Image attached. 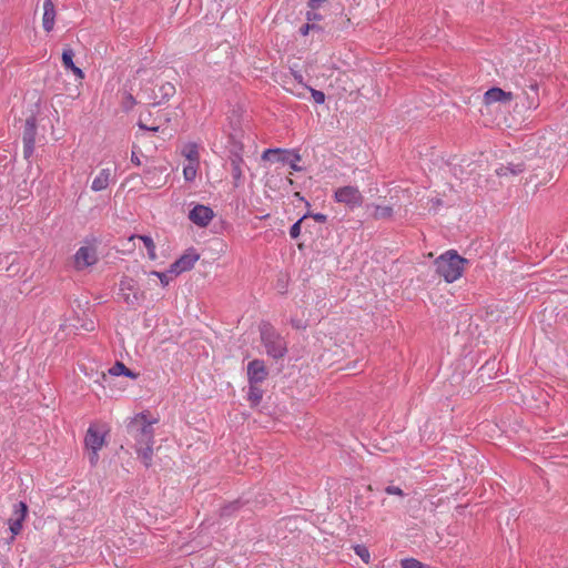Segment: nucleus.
I'll use <instances>...</instances> for the list:
<instances>
[{
	"instance_id": "40",
	"label": "nucleus",
	"mask_w": 568,
	"mask_h": 568,
	"mask_svg": "<svg viewBox=\"0 0 568 568\" xmlns=\"http://www.w3.org/2000/svg\"><path fill=\"white\" fill-rule=\"evenodd\" d=\"M314 220L321 223H324L326 221V215L316 213L313 215Z\"/></svg>"
},
{
	"instance_id": "11",
	"label": "nucleus",
	"mask_w": 568,
	"mask_h": 568,
	"mask_svg": "<svg viewBox=\"0 0 568 568\" xmlns=\"http://www.w3.org/2000/svg\"><path fill=\"white\" fill-rule=\"evenodd\" d=\"M37 135V121L34 116L27 119L23 130V154L26 159H29L34 151Z\"/></svg>"
},
{
	"instance_id": "36",
	"label": "nucleus",
	"mask_w": 568,
	"mask_h": 568,
	"mask_svg": "<svg viewBox=\"0 0 568 568\" xmlns=\"http://www.w3.org/2000/svg\"><path fill=\"white\" fill-rule=\"evenodd\" d=\"M306 18L308 21H318L321 20V14L314 12V10L312 11H308L307 14H306Z\"/></svg>"
},
{
	"instance_id": "9",
	"label": "nucleus",
	"mask_w": 568,
	"mask_h": 568,
	"mask_svg": "<svg viewBox=\"0 0 568 568\" xmlns=\"http://www.w3.org/2000/svg\"><path fill=\"white\" fill-rule=\"evenodd\" d=\"M98 255L94 245H83L74 254V267L82 271L97 263Z\"/></svg>"
},
{
	"instance_id": "14",
	"label": "nucleus",
	"mask_w": 568,
	"mask_h": 568,
	"mask_svg": "<svg viewBox=\"0 0 568 568\" xmlns=\"http://www.w3.org/2000/svg\"><path fill=\"white\" fill-rule=\"evenodd\" d=\"M55 22V7L53 0H43L42 26L47 32H51Z\"/></svg>"
},
{
	"instance_id": "29",
	"label": "nucleus",
	"mask_w": 568,
	"mask_h": 568,
	"mask_svg": "<svg viewBox=\"0 0 568 568\" xmlns=\"http://www.w3.org/2000/svg\"><path fill=\"white\" fill-rule=\"evenodd\" d=\"M402 568H432L415 558H405L400 561Z\"/></svg>"
},
{
	"instance_id": "27",
	"label": "nucleus",
	"mask_w": 568,
	"mask_h": 568,
	"mask_svg": "<svg viewBox=\"0 0 568 568\" xmlns=\"http://www.w3.org/2000/svg\"><path fill=\"white\" fill-rule=\"evenodd\" d=\"M73 57H74V52L72 49L68 48V49H64L63 52H62V63H63V67L68 70H70L72 67H74V62H73Z\"/></svg>"
},
{
	"instance_id": "1",
	"label": "nucleus",
	"mask_w": 568,
	"mask_h": 568,
	"mask_svg": "<svg viewBox=\"0 0 568 568\" xmlns=\"http://www.w3.org/2000/svg\"><path fill=\"white\" fill-rule=\"evenodd\" d=\"M465 263L466 260L459 256L455 251H447L436 258V272L443 276L447 283H453L463 275Z\"/></svg>"
},
{
	"instance_id": "25",
	"label": "nucleus",
	"mask_w": 568,
	"mask_h": 568,
	"mask_svg": "<svg viewBox=\"0 0 568 568\" xmlns=\"http://www.w3.org/2000/svg\"><path fill=\"white\" fill-rule=\"evenodd\" d=\"M199 162H187L183 168V178L186 182H193L196 178Z\"/></svg>"
},
{
	"instance_id": "13",
	"label": "nucleus",
	"mask_w": 568,
	"mask_h": 568,
	"mask_svg": "<svg viewBox=\"0 0 568 568\" xmlns=\"http://www.w3.org/2000/svg\"><path fill=\"white\" fill-rule=\"evenodd\" d=\"M267 375L268 372L263 361L254 359L247 364L248 384H260L266 379Z\"/></svg>"
},
{
	"instance_id": "3",
	"label": "nucleus",
	"mask_w": 568,
	"mask_h": 568,
	"mask_svg": "<svg viewBox=\"0 0 568 568\" xmlns=\"http://www.w3.org/2000/svg\"><path fill=\"white\" fill-rule=\"evenodd\" d=\"M106 433L108 430L105 427L99 426L97 424L90 425L87 430L84 444L89 449V460L92 466L97 465L99 460V450L105 444Z\"/></svg>"
},
{
	"instance_id": "32",
	"label": "nucleus",
	"mask_w": 568,
	"mask_h": 568,
	"mask_svg": "<svg viewBox=\"0 0 568 568\" xmlns=\"http://www.w3.org/2000/svg\"><path fill=\"white\" fill-rule=\"evenodd\" d=\"M310 91H311L312 98H313L315 103L323 104L325 102V94H324V92H322L320 90H315L313 88H310Z\"/></svg>"
},
{
	"instance_id": "18",
	"label": "nucleus",
	"mask_w": 568,
	"mask_h": 568,
	"mask_svg": "<svg viewBox=\"0 0 568 568\" xmlns=\"http://www.w3.org/2000/svg\"><path fill=\"white\" fill-rule=\"evenodd\" d=\"M135 452L144 466L150 467L153 459V444L136 446Z\"/></svg>"
},
{
	"instance_id": "12",
	"label": "nucleus",
	"mask_w": 568,
	"mask_h": 568,
	"mask_svg": "<svg viewBox=\"0 0 568 568\" xmlns=\"http://www.w3.org/2000/svg\"><path fill=\"white\" fill-rule=\"evenodd\" d=\"M214 215L215 214H214L213 210L203 204H196L189 212L190 221L200 227H206L211 223V221L214 219Z\"/></svg>"
},
{
	"instance_id": "2",
	"label": "nucleus",
	"mask_w": 568,
	"mask_h": 568,
	"mask_svg": "<svg viewBox=\"0 0 568 568\" xmlns=\"http://www.w3.org/2000/svg\"><path fill=\"white\" fill-rule=\"evenodd\" d=\"M154 423L155 420H149L144 413H140L132 418L128 428L135 440V447L154 444Z\"/></svg>"
},
{
	"instance_id": "30",
	"label": "nucleus",
	"mask_w": 568,
	"mask_h": 568,
	"mask_svg": "<svg viewBox=\"0 0 568 568\" xmlns=\"http://www.w3.org/2000/svg\"><path fill=\"white\" fill-rule=\"evenodd\" d=\"M354 551L355 554L361 557V559L364 561V562H368L369 559H371V555H369V551L368 549L363 546V545H355L354 546Z\"/></svg>"
},
{
	"instance_id": "10",
	"label": "nucleus",
	"mask_w": 568,
	"mask_h": 568,
	"mask_svg": "<svg viewBox=\"0 0 568 568\" xmlns=\"http://www.w3.org/2000/svg\"><path fill=\"white\" fill-rule=\"evenodd\" d=\"M200 258V255L195 252V250L191 248L186 251L182 256H180L174 263L171 264L169 272L174 276L180 275L186 271L193 268L194 264Z\"/></svg>"
},
{
	"instance_id": "19",
	"label": "nucleus",
	"mask_w": 568,
	"mask_h": 568,
	"mask_svg": "<svg viewBox=\"0 0 568 568\" xmlns=\"http://www.w3.org/2000/svg\"><path fill=\"white\" fill-rule=\"evenodd\" d=\"M134 239H139L140 241H142L144 247L148 251V256L150 260H152V261L156 260V257H158L156 251H155L156 247H155V243L151 236H149V235H132L130 237V241H132Z\"/></svg>"
},
{
	"instance_id": "31",
	"label": "nucleus",
	"mask_w": 568,
	"mask_h": 568,
	"mask_svg": "<svg viewBox=\"0 0 568 568\" xmlns=\"http://www.w3.org/2000/svg\"><path fill=\"white\" fill-rule=\"evenodd\" d=\"M307 216L304 215L303 217H301L297 222H295L291 229H290V236L292 239H297L301 234V225H302V222L306 219Z\"/></svg>"
},
{
	"instance_id": "8",
	"label": "nucleus",
	"mask_w": 568,
	"mask_h": 568,
	"mask_svg": "<svg viewBox=\"0 0 568 568\" xmlns=\"http://www.w3.org/2000/svg\"><path fill=\"white\" fill-rule=\"evenodd\" d=\"M27 515L28 506L26 503L19 501L13 505L12 515L8 519V525L11 531L12 539L21 532L23 528V521L26 520Z\"/></svg>"
},
{
	"instance_id": "39",
	"label": "nucleus",
	"mask_w": 568,
	"mask_h": 568,
	"mask_svg": "<svg viewBox=\"0 0 568 568\" xmlns=\"http://www.w3.org/2000/svg\"><path fill=\"white\" fill-rule=\"evenodd\" d=\"M131 162L135 165H141V160L140 158L135 154V152H132L131 154Z\"/></svg>"
},
{
	"instance_id": "24",
	"label": "nucleus",
	"mask_w": 568,
	"mask_h": 568,
	"mask_svg": "<svg viewBox=\"0 0 568 568\" xmlns=\"http://www.w3.org/2000/svg\"><path fill=\"white\" fill-rule=\"evenodd\" d=\"M373 217L375 220H387L393 216V207L388 205H373Z\"/></svg>"
},
{
	"instance_id": "20",
	"label": "nucleus",
	"mask_w": 568,
	"mask_h": 568,
	"mask_svg": "<svg viewBox=\"0 0 568 568\" xmlns=\"http://www.w3.org/2000/svg\"><path fill=\"white\" fill-rule=\"evenodd\" d=\"M181 152L187 162H200L199 146L196 143L189 142L184 144Z\"/></svg>"
},
{
	"instance_id": "7",
	"label": "nucleus",
	"mask_w": 568,
	"mask_h": 568,
	"mask_svg": "<svg viewBox=\"0 0 568 568\" xmlns=\"http://www.w3.org/2000/svg\"><path fill=\"white\" fill-rule=\"evenodd\" d=\"M334 199L338 203H343L351 209L358 207L363 204V195L358 187L346 185L338 187L334 193Z\"/></svg>"
},
{
	"instance_id": "37",
	"label": "nucleus",
	"mask_w": 568,
	"mask_h": 568,
	"mask_svg": "<svg viewBox=\"0 0 568 568\" xmlns=\"http://www.w3.org/2000/svg\"><path fill=\"white\" fill-rule=\"evenodd\" d=\"M324 0H310L308 2V7L312 9V10H316L320 8V6L323 3Z\"/></svg>"
},
{
	"instance_id": "26",
	"label": "nucleus",
	"mask_w": 568,
	"mask_h": 568,
	"mask_svg": "<svg viewBox=\"0 0 568 568\" xmlns=\"http://www.w3.org/2000/svg\"><path fill=\"white\" fill-rule=\"evenodd\" d=\"M159 91L161 93V99L156 101L155 104H160L173 97L175 93V87L171 82H165L160 85Z\"/></svg>"
},
{
	"instance_id": "5",
	"label": "nucleus",
	"mask_w": 568,
	"mask_h": 568,
	"mask_svg": "<svg viewBox=\"0 0 568 568\" xmlns=\"http://www.w3.org/2000/svg\"><path fill=\"white\" fill-rule=\"evenodd\" d=\"M119 297L129 307L136 308L144 300V294L138 290L132 278L124 277L119 284Z\"/></svg>"
},
{
	"instance_id": "41",
	"label": "nucleus",
	"mask_w": 568,
	"mask_h": 568,
	"mask_svg": "<svg viewBox=\"0 0 568 568\" xmlns=\"http://www.w3.org/2000/svg\"><path fill=\"white\" fill-rule=\"evenodd\" d=\"M294 77H295V79H296L298 82H302V79H303V78H302V75H301V74H295Z\"/></svg>"
},
{
	"instance_id": "17",
	"label": "nucleus",
	"mask_w": 568,
	"mask_h": 568,
	"mask_svg": "<svg viewBox=\"0 0 568 568\" xmlns=\"http://www.w3.org/2000/svg\"><path fill=\"white\" fill-rule=\"evenodd\" d=\"M243 159L239 154H234L231 158V166H232V178L234 181V185L239 186L242 183L243 178Z\"/></svg>"
},
{
	"instance_id": "21",
	"label": "nucleus",
	"mask_w": 568,
	"mask_h": 568,
	"mask_svg": "<svg viewBox=\"0 0 568 568\" xmlns=\"http://www.w3.org/2000/svg\"><path fill=\"white\" fill-rule=\"evenodd\" d=\"M524 172V165L521 163H509L507 165H501L496 170L498 176H507L509 174L517 175Z\"/></svg>"
},
{
	"instance_id": "38",
	"label": "nucleus",
	"mask_w": 568,
	"mask_h": 568,
	"mask_svg": "<svg viewBox=\"0 0 568 568\" xmlns=\"http://www.w3.org/2000/svg\"><path fill=\"white\" fill-rule=\"evenodd\" d=\"M139 128L142 130L150 131V132H158V130H159V126H148V125L143 124L142 122H139Z\"/></svg>"
},
{
	"instance_id": "33",
	"label": "nucleus",
	"mask_w": 568,
	"mask_h": 568,
	"mask_svg": "<svg viewBox=\"0 0 568 568\" xmlns=\"http://www.w3.org/2000/svg\"><path fill=\"white\" fill-rule=\"evenodd\" d=\"M320 29L315 23H306L301 27L300 32L302 36H307L310 31Z\"/></svg>"
},
{
	"instance_id": "6",
	"label": "nucleus",
	"mask_w": 568,
	"mask_h": 568,
	"mask_svg": "<svg viewBox=\"0 0 568 568\" xmlns=\"http://www.w3.org/2000/svg\"><path fill=\"white\" fill-rule=\"evenodd\" d=\"M272 156L275 161L290 165L292 171L300 172L302 168L298 162L302 160L301 154L294 150L267 149L262 154V160H271Z\"/></svg>"
},
{
	"instance_id": "28",
	"label": "nucleus",
	"mask_w": 568,
	"mask_h": 568,
	"mask_svg": "<svg viewBox=\"0 0 568 568\" xmlns=\"http://www.w3.org/2000/svg\"><path fill=\"white\" fill-rule=\"evenodd\" d=\"M149 275L156 276L160 280L161 285L163 287L168 286L173 278L172 277L173 274L170 273L169 271L168 272L152 271L149 273Z\"/></svg>"
},
{
	"instance_id": "4",
	"label": "nucleus",
	"mask_w": 568,
	"mask_h": 568,
	"mask_svg": "<svg viewBox=\"0 0 568 568\" xmlns=\"http://www.w3.org/2000/svg\"><path fill=\"white\" fill-rule=\"evenodd\" d=\"M261 338L268 356L276 359L286 354L287 347L284 338L270 325H263L261 328Z\"/></svg>"
},
{
	"instance_id": "15",
	"label": "nucleus",
	"mask_w": 568,
	"mask_h": 568,
	"mask_svg": "<svg viewBox=\"0 0 568 568\" xmlns=\"http://www.w3.org/2000/svg\"><path fill=\"white\" fill-rule=\"evenodd\" d=\"M511 93L501 90L500 88H491L484 94L485 104L489 105L496 102H509Z\"/></svg>"
},
{
	"instance_id": "35",
	"label": "nucleus",
	"mask_w": 568,
	"mask_h": 568,
	"mask_svg": "<svg viewBox=\"0 0 568 568\" xmlns=\"http://www.w3.org/2000/svg\"><path fill=\"white\" fill-rule=\"evenodd\" d=\"M70 70L73 72L78 80L84 79V72L77 65L72 67Z\"/></svg>"
},
{
	"instance_id": "34",
	"label": "nucleus",
	"mask_w": 568,
	"mask_h": 568,
	"mask_svg": "<svg viewBox=\"0 0 568 568\" xmlns=\"http://www.w3.org/2000/svg\"><path fill=\"white\" fill-rule=\"evenodd\" d=\"M385 491L388 494V495H397V496H403V490L399 488V487H396V486H387Z\"/></svg>"
},
{
	"instance_id": "22",
	"label": "nucleus",
	"mask_w": 568,
	"mask_h": 568,
	"mask_svg": "<svg viewBox=\"0 0 568 568\" xmlns=\"http://www.w3.org/2000/svg\"><path fill=\"white\" fill-rule=\"evenodd\" d=\"M109 374L112 375V376H120V375H123V376H126V377H130V378H136L138 375L135 373H133L132 371H130L123 363L121 362H116L110 369H109Z\"/></svg>"
},
{
	"instance_id": "16",
	"label": "nucleus",
	"mask_w": 568,
	"mask_h": 568,
	"mask_svg": "<svg viewBox=\"0 0 568 568\" xmlns=\"http://www.w3.org/2000/svg\"><path fill=\"white\" fill-rule=\"evenodd\" d=\"M112 179H113V176H112L111 169H108V168L102 169L92 181V184H91L92 191L100 192V191L105 190L109 186Z\"/></svg>"
},
{
	"instance_id": "23",
	"label": "nucleus",
	"mask_w": 568,
	"mask_h": 568,
	"mask_svg": "<svg viewBox=\"0 0 568 568\" xmlns=\"http://www.w3.org/2000/svg\"><path fill=\"white\" fill-rule=\"evenodd\" d=\"M263 398V390L257 384H248L247 399L252 406H257Z\"/></svg>"
}]
</instances>
